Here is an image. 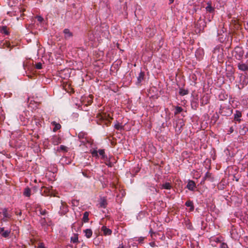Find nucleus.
I'll return each mask as SVG.
<instances>
[{"label": "nucleus", "instance_id": "4c0bfd02", "mask_svg": "<svg viewBox=\"0 0 248 248\" xmlns=\"http://www.w3.org/2000/svg\"><path fill=\"white\" fill-rule=\"evenodd\" d=\"M118 248H124V246H123V245L122 244V245H120V246H119Z\"/></svg>", "mask_w": 248, "mask_h": 248}, {"label": "nucleus", "instance_id": "4be33fe9", "mask_svg": "<svg viewBox=\"0 0 248 248\" xmlns=\"http://www.w3.org/2000/svg\"><path fill=\"white\" fill-rule=\"evenodd\" d=\"M10 233V231L9 230H6L3 232L1 235L4 237H7L9 236Z\"/></svg>", "mask_w": 248, "mask_h": 248}, {"label": "nucleus", "instance_id": "5701e85b", "mask_svg": "<svg viewBox=\"0 0 248 248\" xmlns=\"http://www.w3.org/2000/svg\"><path fill=\"white\" fill-rule=\"evenodd\" d=\"M106 117V114H101L100 113H99L97 114V120H104Z\"/></svg>", "mask_w": 248, "mask_h": 248}, {"label": "nucleus", "instance_id": "f257e3e1", "mask_svg": "<svg viewBox=\"0 0 248 248\" xmlns=\"http://www.w3.org/2000/svg\"><path fill=\"white\" fill-rule=\"evenodd\" d=\"M2 214L3 216V217L1 219L2 221L6 222L7 221L8 219L11 217V215L8 213L7 209L6 208H4L3 209Z\"/></svg>", "mask_w": 248, "mask_h": 248}, {"label": "nucleus", "instance_id": "9d476101", "mask_svg": "<svg viewBox=\"0 0 248 248\" xmlns=\"http://www.w3.org/2000/svg\"><path fill=\"white\" fill-rule=\"evenodd\" d=\"M61 142V138L58 136H55L53 137L52 142L54 145H58Z\"/></svg>", "mask_w": 248, "mask_h": 248}, {"label": "nucleus", "instance_id": "0eeeda50", "mask_svg": "<svg viewBox=\"0 0 248 248\" xmlns=\"http://www.w3.org/2000/svg\"><path fill=\"white\" fill-rule=\"evenodd\" d=\"M242 116L241 112L239 111H236L234 114V119L236 122L239 123L240 122V118Z\"/></svg>", "mask_w": 248, "mask_h": 248}, {"label": "nucleus", "instance_id": "412c9836", "mask_svg": "<svg viewBox=\"0 0 248 248\" xmlns=\"http://www.w3.org/2000/svg\"><path fill=\"white\" fill-rule=\"evenodd\" d=\"M0 31L6 35L8 34V31L6 26H3L0 29Z\"/></svg>", "mask_w": 248, "mask_h": 248}, {"label": "nucleus", "instance_id": "ea45409f", "mask_svg": "<svg viewBox=\"0 0 248 248\" xmlns=\"http://www.w3.org/2000/svg\"><path fill=\"white\" fill-rule=\"evenodd\" d=\"M170 0V3H171L173 2V1H174V0Z\"/></svg>", "mask_w": 248, "mask_h": 248}, {"label": "nucleus", "instance_id": "c03bdc74", "mask_svg": "<svg viewBox=\"0 0 248 248\" xmlns=\"http://www.w3.org/2000/svg\"><path fill=\"white\" fill-rule=\"evenodd\" d=\"M151 245L152 246H154V243H153V244L151 243Z\"/></svg>", "mask_w": 248, "mask_h": 248}, {"label": "nucleus", "instance_id": "473e14b6", "mask_svg": "<svg viewBox=\"0 0 248 248\" xmlns=\"http://www.w3.org/2000/svg\"><path fill=\"white\" fill-rule=\"evenodd\" d=\"M210 176V174L209 172H207L205 173V175L204 177V179H206L207 178L209 177Z\"/></svg>", "mask_w": 248, "mask_h": 248}, {"label": "nucleus", "instance_id": "20e7f679", "mask_svg": "<svg viewBox=\"0 0 248 248\" xmlns=\"http://www.w3.org/2000/svg\"><path fill=\"white\" fill-rule=\"evenodd\" d=\"M101 231L103 232L104 234L105 235H110L112 233V231L110 229L107 228V227L103 226L101 228Z\"/></svg>", "mask_w": 248, "mask_h": 248}, {"label": "nucleus", "instance_id": "a211bd4d", "mask_svg": "<svg viewBox=\"0 0 248 248\" xmlns=\"http://www.w3.org/2000/svg\"><path fill=\"white\" fill-rule=\"evenodd\" d=\"M71 241L73 243H76L78 242V236L77 234H74V236L71 237Z\"/></svg>", "mask_w": 248, "mask_h": 248}, {"label": "nucleus", "instance_id": "dca6fc26", "mask_svg": "<svg viewBox=\"0 0 248 248\" xmlns=\"http://www.w3.org/2000/svg\"><path fill=\"white\" fill-rule=\"evenodd\" d=\"M185 205L187 207H190V211H193L194 210V206H193V202L191 201H187L186 202Z\"/></svg>", "mask_w": 248, "mask_h": 248}, {"label": "nucleus", "instance_id": "72a5a7b5", "mask_svg": "<svg viewBox=\"0 0 248 248\" xmlns=\"http://www.w3.org/2000/svg\"><path fill=\"white\" fill-rule=\"evenodd\" d=\"M61 127V125H55V127L54 129V131H55L56 129H60Z\"/></svg>", "mask_w": 248, "mask_h": 248}, {"label": "nucleus", "instance_id": "f03ea898", "mask_svg": "<svg viewBox=\"0 0 248 248\" xmlns=\"http://www.w3.org/2000/svg\"><path fill=\"white\" fill-rule=\"evenodd\" d=\"M63 33L64 34V38L66 39H69L73 36V33L68 29H65L63 30Z\"/></svg>", "mask_w": 248, "mask_h": 248}, {"label": "nucleus", "instance_id": "423d86ee", "mask_svg": "<svg viewBox=\"0 0 248 248\" xmlns=\"http://www.w3.org/2000/svg\"><path fill=\"white\" fill-rule=\"evenodd\" d=\"M197 27L199 26V31L203 30L204 27L205 26V22L202 20L198 21L196 24Z\"/></svg>", "mask_w": 248, "mask_h": 248}, {"label": "nucleus", "instance_id": "bb28decb", "mask_svg": "<svg viewBox=\"0 0 248 248\" xmlns=\"http://www.w3.org/2000/svg\"><path fill=\"white\" fill-rule=\"evenodd\" d=\"M124 125H114V128L118 130H122L124 128Z\"/></svg>", "mask_w": 248, "mask_h": 248}, {"label": "nucleus", "instance_id": "1a4fd4ad", "mask_svg": "<svg viewBox=\"0 0 248 248\" xmlns=\"http://www.w3.org/2000/svg\"><path fill=\"white\" fill-rule=\"evenodd\" d=\"M85 236L87 238H90L91 237L92 234H93V232L92 230L90 229H87L83 231Z\"/></svg>", "mask_w": 248, "mask_h": 248}, {"label": "nucleus", "instance_id": "7c9ffc66", "mask_svg": "<svg viewBox=\"0 0 248 248\" xmlns=\"http://www.w3.org/2000/svg\"><path fill=\"white\" fill-rule=\"evenodd\" d=\"M220 248H229L226 244L223 243L220 245Z\"/></svg>", "mask_w": 248, "mask_h": 248}, {"label": "nucleus", "instance_id": "b1692460", "mask_svg": "<svg viewBox=\"0 0 248 248\" xmlns=\"http://www.w3.org/2000/svg\"><path fill=\"white\" fill-rule=\"evenodd\" d=\"M92 155L93 156L98 157V152L97 150H94L92 152Z\"/></svg>", "mask_w": 248, "mask_h": 248}, {"label": "nucleus", "instance_id": "2eb2a0df", "mask_svg": "<svg viewBox=\"0 0 248 248\" xmlns=\"http://www.w3.org/2000/svg\"><path fill=\"white\" fill-rule=\"evenodd\" d=\"M207 4V6L205 8L206 11L209 13H213L214 11V8L210 3H208Z\"/></svg>", "mask_w": 248, "mask_h": 248}, {"label": "nucleus", "instance_id": "f704fd0d", "mask_svg": "<svg viewBox=\"0 0 248 248\" xmlns=\"http://www.w3.org/2000/svg\"><path fill=\"white\" fill-rule=\"evenodd\" d=\"M38 248H45V247L42 243H41L39 245Z\"/></svg>", "mask_w": 248, "mask_h": 248}, {"label": "nucleus", "instance_id": "cd10ccee", "mask_svg": "<svg viewBox=\"0 0 248 248\" xmlns=\"http://www.w3.org/2000/svg\"><path fill=\"white\" fill-rule=\"evenodd\" d=\"M42 63L41 62L37 63L35 64V67L37 69H41L42 68Z\"/></svg>", "mask_w": 248, "mask_h": 248}, {"label": "nucleus", "instance_id": "393cba45", "mask_svg": "<svg viewBox=\"0 0 248 248\" xmlns=\"http://www.w3.org/2000/svg\"><path fill=\"white\" fill-rule=\"evenodd\" d=\"M179 93L181 95H185L188 94V91L185 90H180Z\"/></svg>", "mask_w": 248, "mask_h": 248}, {"label": "nucleus", "instance_id": "aec40b11", "mask_svg": "<svg viewBox=\"0 0 248 248\" xmlns=\"http://www.w3.org/2000/svg\"><path fill=\"white\" fill-rule=\"evenodd\" d=\"M106 204L107 203L106 200L104 198L101 199L99 203L100 206L101 207L105 208L106 207Z\"/></svg>", "mask_w": 248, "mask_h": 248}, {"label": "nucleus", "instance_id": "4468645a", "mask_svg": "<svg viewBox=\"0 0 248 248\" xmlns=\"http://www.w3.org/2000/svg\"><path fill=\"white\" fill-rule=\"evenodd\" d=\"M31 191L30 188L29 187H26L24 189L23 195L25 196L29 197L31 196Z\"/></svg>", "mask_w": 248, "mask_h": 248}, {"label": "nucleus", "instance_id": "f8f14e48", "mask_svg": "<svg viewBox=\"0 0 248 248\" xmlns=\"http://www.w3.org/2000/svg\"><path fill=\"white\" fill-rule=\"evenodd\" d=\"M171 187V184L168 182H166L161 185V189H170Z\"/></svg>", "mask_w": 248, "mask_h": 248}, {"label": "nucleus", "instance_id": "7ed1b4c3", "mask_svg": "<svg viewBox=\"0 0 248 248\" xmlns=\"http://www.w3.org/2000/svg\"><path fill=\"white\" fill-rule=\"evenodd\" d=\"M196 186V184L193 181L189 180L187 185V188L191 191H193Z\"/></svg>", "mask_w": 248, "mask_h": 248}, {"label": "nucleus", "instance_id": "f3484780", "mask_svg": "<svg viewBox=\"0 0 248 248\" xmlns=\"http://www.w3.org/2000/svg\"><path fill=\"white\" fill-rule=\"evenodd\" d=\"M88 217H89V213L87 212H84V213L83 214V219H82L83 221L84 222H87L88 221V220H89Z\"/></svg>", "mask_w": 248, "mask_h": 248}, {"label": "nucleus", "instance_id": "2f4dec72", "mask_svg": "<svg viewBox=\"0 0 248 248\" xmlns=\"http://www.w3.org/2000/svg\"><path fill=\"white\" fill-rule=\"evenodd\" d=\"M36 18L38 21L40 22H41L43 20V18L41 16H36Z\"/></svg>", "mask_w": 248, "mask_h": 248}, {"label": "nucleus", "instance_id": "e433bc0d", "mask_svg": "<svg viewBox=\"0 0 248 248\" xmlns=\"http://www.w3.org/2000/svg\"><path fill=\"white\" fill-rule=\"evenodd\" d=\"M230 133H232V132L233 131V128H232V127H231L230 128Z\"/></svg>", "mask_w": 248, "mask_h": 248}, {"label": "nucleus", "instance_id": "a878e982", "mask_svg": "<svg viewBox=\"0 0 248 248\" xmlns=\"http://www.w3.org/2000/svg\"><path fill=\"white\" fill-rule=\"evenodd\" d=\"M191 106L192 108H196L198 106V103L197 101H192L191 102Z\"/></svg>", "mask_w": 248, "mask_h": 248}, {"label": "nucleus", "instance_id": "6e6552de", "mask_svg": "<svg viewBox=\"0 0 248 248\" xmlns=\"http://www.w3.org/2000/svg\"><path fill=\"white\" fill-rule=\"evenodd\" d=\"M60 210H61V213L62 214H65L68 211L67 206L66 205H65L62 201V205L60 207Z\"/></svg>", "mask_w": 248, "mask_h": 248}, {"label": "nucleus", "instance_id": "9b49d317", "mask_svg": "<svg viewBox=\"0 0 248 248\" xmlns=\"http://www.w3.org/2000/svg\"><path fill=\"white\" fill-rule=\"evenodd\" d=\"M98 154L101 156V158L105 161L108 160V157L107 155H106L105 154L104 150L103 149H100L98 151Z\"/></svg>", "mask_w": 248, "mask_h": 248}, {"label": "nucleus", "instance_id": "79ce46f5", "mask_svg": "<svg viewBox=\"0 0 248 248\" xmlns=\"http://www.w3.org/2000/svg\"><path fill=\"white\" fill-rule=\"evenodd\" d=\"M40 123H42L41 122H35V124H37V123L39 124Z\"/></svg>", "mask_w": 248, "mask_h": 248}, {"label": "nucleus", "instance_id": "58836bf2", "mask_svg": "<svg viewBox=\"0 0 248 248\" xmlns=\"http://www.w3.org/2000/svg\"><path fill=\"white\" fill-rule=\"evenodd\" d=\"M150 233H151V236H153V234L154 233V232H153L151 230L150 231Z\"/></svg>", "mask_w": 248, "mask_h": 248}, {"label": "nucleus", "instance_id": "ddd939ff", "mask_svg": "<svg viewBox=\"0 0 248 248\" xmlns=\"http://www.w3.org/2000/svg\"><path fill=\"white\" fill-rule=\"evenodd\" d=\"M144 73L142 72H140L139 75V76L137 78V83L138 84L140 83L142 81V80L144 78Z\"/></svg>", "mask_w": 248, "mask_h": 248}, {"label": "nucleus", "instance_id": "37998d69", "mask_svg": "<svg viewBox=\"0 0 248 248\" xmlns=\"http://www.w3.org/2000/svg\"><path fill=\"white\" fill-rule=\"evenodd\" d=\"M41 214L42 215H44L45 214V211H43V212H41Z\"/></svg>", "mask_w": 248, "mask_h": 248}, {"label": "nucleus", "instance_id": "6ab92c4d", "mask_svg": "<svg viewBox=\"0 0 248 248\" xmlns=\"http://www.w3.org/2000/svg\"><path fill=\"white\" fill-rule=\"evenodd\" d=\"M183 110V108L181 107L176 106L175 108L174 114H177L181 113Z\"/></svg>", "mask_w": 248, "mask_h": 248}, {"label": "nucleus", "instance_id": "39448f33", "mask_svg": "<svg viewBox=\"0 0 248 248\" xmlns=\"http://www.w3.org/2000/svg\"><path fill=\"white\" fill-rule=\"evenodd\" d=\"M238 68L242 71H245L248 70V65L244 63H239L238 64Z\"/></svg>", "mask_w": 248, "mask_h": 248}, {"label": "nucleus", "instance_id": "a19ab883", "mask_svg": "<svg viewBox=\"0 0 248 248\" xmlns=\"http://www.w3.org/2000/svg\"><path fill=\"white\" fill-rule=\"evenodd\" d=\"M51 124H58V123H57L56 122H53V123H52Z\"/></svg>", "mask_w": 248, "mask_h": 248}, {"label": "nucleus", "instance_id": "c756f323", "mask_svg": "<svg viewBox=\"0 0 248 248\" xmlns=\"http://www.w3.org/2000/svg\"><path fill=\"white\" fill-rule=\"evenodd\" d=\"M60 149L62 151H67V147L64 145H61L60 146Z\"/></svg>", "mask_w": 248, "mask_h": 248}, {"label": "nucleus", "instance_id": "c85d7f7f", "mask_svg": "<svg viewBox=\"0 0 248 248\" xmlns=\"http://www.w3.org/2000/svg\"><path fill=\"white\" fill-rule=\"evenodd\" d=\"M85 136V134L83 132L79 133L78 134V138L79 139H84Z\"/></svg>", "mask_w": 248, "mask_h": 248}, {"label": "nucleus", "instance_id": "c9c22d12", "mask_svg": "<svg viewBox=\"0 0 248 248\" xmlns=\"http://www.w3.org/2000/svg\"><path fill=\"white\" fill-rule=\"evenodd\" d=\"M4 228H0V234H1L4 231Z\"/></svg>", "mask_w": 248, "mask_h": 248}]
</instances>
